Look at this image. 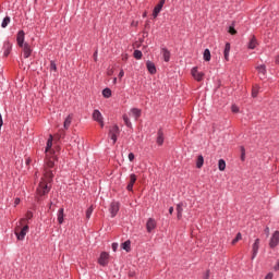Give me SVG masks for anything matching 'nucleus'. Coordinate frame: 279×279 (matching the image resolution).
I'll list each match as a JSON object with an SVG mask.
<instances>
[{"label":"nucleus","mask_w":279,"mask_h":279,"mask_svg":"<svg viewBox=\"0 0 279 279\" xmlns=\"http://www.w3.org/2000/svg\"><path fill=\"white\" fill-rule=\"evenodd\" d=\"M269 248L274 250L279 246V230L274 231L269 239Z\"/></svg>","instance_id":"4"},{"label":"nucleus","mask_w":279,"mask_h":279,"mask_svg":"<svg viewBox=\"0 0 279 279\" xmlns=\"http://www.w3.org/2000/svg\"><path fill=\"white\" fill-rule=\"evenodd\" d=\"M122 250H124L126 253L131 251V241L126 240L121 244Z\"/></svg>","instance_id":"26"},{"label":"nucleus","mask_w":279,"mask_h":279,"mask_svg":"<svg viewBox=\"0 0 279 279\" xmlns=\"http://www.w3.org/2000/svg\"><path fill=\"white\" fill-rule=\"evenodd\" d=\"M117 81H118V78H117V77H114V78H113V84H117Z\"/></svg>","instance_id":"54"},{"label":"nucleus","mask_w":279,"mask_h":279,"mask_svg":"<svg viewBox=\"0 0 279 279\" xmlns=\"http://www.w3.org/2000/svg\"><path fill=\"white\" fill-rule=\"evenodd\" d=\"M10 23H11V17L10 16L4 17V20H2V25H1L2 28L5 29Z\"/></svg>","instance_id":"32"},{"label":"nucleus","mask_w":279,"mask_h":279,"mask_svg":"<svg viewBox=\"0 0 279 279\" xmlns=\"http://www.w3.org/2000/svg\"><path fill=\"white\" fill-rule=\"evenodd\" d=\"M123 122H124L125 126H128V128L132 126V123L126 114H123Z\"/></svg>","instance_id":"36"},{"label":"nucleus","mask_w":279,"mask_h":279,"mask_svg":"<svg viewBox=\"0 0 279 279\" xmlns=\"http://www.w3.org/2000/svg\"><path fill=\"white\" fill-rule=\"evenodd\" d=\"M22 51L24 52V59H28L32 56V48L27 43L22 46Z\"/></svg>","instance_id":"15"},{"label":"nucleus","mask_w":279,"mask_h":279,"mask_svg":"<svg viewBox=\"0 0 279 279\" xmlns=\"http://www.w3.org/2000/svg\"><path fill=\"white\" fill-rule=\"evenodd\" d=\"M276 64H279V56L275 60Z\"/></svg>","instance_id":"53"},{"label":"nucleus","mask_w":279,"mask_h":279,"mask_svg":"<svg viewBox=\"0 0 279 279\" xmlns=\"http://www.w3.org/2000/svg\"><path fill=\"white\" fill-rule=\"evenodd\" d=\"M119 80L124 77V71L120 70L119 74H118Z\"/></svg>","instance_id":"46"},{"label":"nucleus","mask_w":279,"mask_h":279,"mask_svg":"<svg viewBox=\"0 0 279 279\" xmlns=\"http://www.w3.org/2000/svg\"><path fill=\"white\" fill-rule=\"evenodd\" d=\"M275 271H279V260H277V264L274 266Z\"/></svg>","instance_id":"48"},{"label":"nucleus","mask_w":279,"mask_h":279,"mask_svg":"<svg viewBox=\"0 0 279 279\" xmlns=\"http://www.w3.org/2000/svg\"><path fill=\"white\" fill-rule=\"evenodd\" d=\"M157 227V222L154 218H148L147 222H146V230L148 233L153 232V230H155Z\"/></svg>","instance_id":"12"},{"label":"nucleus","mask_w":279,"mask_h":279,"mask_svg":"<svg viewBox=\"0 0 279 279\" xmlns=\"http://www.w3.org/2000/svg\"><path fill=\"white\" fill-rule=\"evenodd\" d=\"M57 221L59 225H62L64 222V208L58 209Z\"/></svg>","instance_id":"20"},{"label":"nucleus","mask_w":279,"mask_h":279,"mask_svg":"<svg viewBox=\"0 0 279 279\" xmlns=\"http://www.w3.org/2000/svg\"><path fill=\"white\" fill-rule=\"evenodd\" d=\"M64 130L63 129H60L59 131H58V133L56 134V137L58 138V140H61V138H64Z\"/></svg>","instance_id":"37"},{"label":"nucleus","mask_w":279,"mask_h":279,"mask_svg":"<svg viewBox=\"0 0 279 279\" xmlns=\"http://www.w3.org/2000/svg\"><path fill=\"white\" fill-rule=\"evenodd\" d=\"M120 135V129L118 125H112L109 129L108 137L112 141V145L118 142V136Z\"/></svg>","instance_id":"3"},{"label":"nucleus","mask_w":279,"mask_h":279,"mask_svg":"<svg viewBox=\"0 0 279 279\" xmlns=\"http://www.w3.org/2000/svg\"><path fill=\"white\" fill-rule=\"evenodd\" d=\"M129 183H128V185H126V190L129 191V192H132L133 191V187H134V184L136 183V181H137V177H136V174H134V173H131L130 174V177H129Z\"/></svg>","instance_id":"11"},{"label":"nucleus","mask_w":279,"mask_h":279,"mask_svg":"<svg viewBox=\"0 0 279 279\" xmlns=\"http://www.w3.org/2000/svg\"><path fill=\"white\" fill-rule=\"evenodd\" d=\"M28 231H29V226L25 225V218L20 219V222H17V226H15V236H17V240L24 241Z\"/></svg>","instance_id":"2"},{"label":"nucleus","mask_w":279,"mask_h":279,"mask_svg":"<svg viewBox=\"0 0 279 279\" xmlns=\"http://www.w3.org/2000/svg\"><path fill=\"white\" fill-rule=\"evenodd\" d=\"M34 217V214L32 211L26 213V218H24V225H27L28 220H32Z\"/></svg>","instance_id":"35"},{"label":"nucleus","mask_w":279,"mask_h":279,"mask_svg":"<svg viewBox=\"0 0 279 279\" xmlns=\"http://www.w3.org/2000/svg\"><path fill=\"white\" fill-rule=\"evenodd\" d=\"M173 213H174V207L173 206L169 207V215H173Z\"/></svg>","instance_id":"49"},{"label":"nucleus","mask_w":279,"mask_h":279,"mask_svg":"<svg viewBox=\"0 0 279 279\" xmlns=\"http://www.w3.org/2000/svg\"><path fill=\"white\" fill-rule=\"evenodd\" d=\"M191 75L196 82H202L204 80L205 74L203 72H198L197 68H193L191 70Z\"/></svg>","instance_id":"8"},{"label":"nucleus","mask_w":279,"mask_h":279,"mask_svg":"<svg viewBox=\"0 0 279 279\" xmlns=\"http://www.w3.org/2000/svg\"><path fill=\"white\" fill-rule=\"evenodd\" d=\"M31 162H32L31 158L26 159V165H29Z\"/></svg>","instance_id":"52"},{"label":"nucleus","mask_w":279,"mask_h":279,"mask_svg":"<svg viewBox=\"0 0 279 279\" xmlns=\"http://www.w3.org/2000/svg\"><path fill=\"white\" fill-rule=\"evenodd\" d=\"M161 54H162L163 61L166 63L170 62L171 53H170V51L167 48H162L161 49Z\"/></svg>","instance_id":"22"},{"label":"nucleus","mask_w":279,"mask_h":279,"mask_svg":"<svg viewBox=\"0 0 279 279\" xmlns=\"http://www.w3.org/2000/svg\"><path fill=\"white\" fill-rule=\"evenodd\" d=\"M20 203H21V199L17 197V198H15V206H19L20 205Z\"/></svg>","instance_id":"50"},{"label":"nucleus","mask_w":279,"mask_h":279,"mask_svg":"<svg viewBox=\"0 0 279 279\" xmlns=\"http://www.w3.org/2000/svg\"><path fill=\"white\" fill-rule=\"evenodd\" d=\"M128 159H129L130 162H133L134 159H135V155H134L133 153H130V154L128 155Z\"/></svg>","instance_id":"42"},{"label":"nucleus","mask_w":279,"mask_h":279,"mask_svg":"<svg viewBox=\"0 0 279 279\" xmlns=\"http://www.w3.org/2000/svg\"><path fill=\"white\" fill-rule=\"evenodd\" d=\"M93 213H94V206H89V207L86 209V213H85V217H86L87 220L90 219Z\"/></svg>","instance_id":"31"},{"label":"nucleus","mask_w":279,"mask_h":279,"mask_svg":"<svg viewBox=\"0 0 279 279\" xmlns=\"http://www.w3.org/2000/svg\"><path fill=\"white\" fill-rule=\"evenodd\" d=\"M259 248H260V239L257 238L252 244V257H251L252 260H254L257 257Z\"/></svg>","instance_id":"6"},{"label":"nucleus","mask_w":279,"mask_h":279,"mask_svg":"<svg viewBox=\"0 0 279 279\" xmlns=\"http://www.w3.org/2000/svg\"><path fill=\"white\" fill-rule=\"evenodd\" d=\"M53 145V136L49 135L48 143H46V165L44 166V178H41V182H39V186H37V199L44 197L50 192V183L53 179L52 170L56 166L57 155L52 149Z\"/></svg>","instance_id":"1"},{"label":"nucleus","mask_w":279,"mask_h":279,"mask_svg":"<svg viewBox=\"0 0 279 279\" xmlns=\"http://www.w3.org/2000/svg\"><path fill=\"white\" fill-rule=\"evenodd\" d=\"M242 240V233L241 232H238L236 233V236L232 240L231 244L232 245H235L236 242L241 241Z\"/></svg>","instance_id":"34"},{"label":"nucleus","mask_w":279,"mask_h":279,"mask_svg":"<svg viewBox=\"0 0 279 279\" xmlns=\"http://www.w3.org/2000/svg\"><path fill=\"white\" fill-rule=\"evenodd\" d=\"M230 51H231V45L227 43L223 50V57L227 62H229Z\"/></svg>","instance_id":"23"},{"label":"nucleus","mask_w":279,"mask_h":279,"mask_svg":"<svg viewBox=\"0 0 279 279\" xmlns=\"http://www.w3.org/2000/svg\"><path fill=\"white\" fill-rule=\"evenodd\" d=\"M204 166V156L203 155H199L197 157V160H196V168L197 169H202Z\"/></svg>","instance_id":"27"},{"label":"nucleus","mask_w":279,"mask_h":279,"mask_svg":"<svg viewBox=\"0 0 279 279\" xmlns=\"http://www.w3.org/2000/svg\"><path fill=\"white\" fill-rule=\"evenodd\" d=\"M241 160L244 161L245 160V148L241 147Z\"/></svg>","instance_id":"41"},{"label":"nucleus","mask_w":279,"mask_h":279,"mask_svg":"<svg viewBox=\"0 0 279 279\" xmlns=\"http://www.w3.org/2000/svg\"><path fill=\"white\" fill-rule=\"evenodd\" d=\"M112 95V92L110 88H105L102 89V97L106 98V99H109Z\"/></svg>","instance_id":"30"},{"label":"nucleus","mask_w":279,"mask_h":279,"mask_svg":"<svg viewBox=\"0 0 279 279\" xmlns=\"http://www.w3.org/2000/svg\"><path fill=\"white\" fill-rule=\"evenodd\" d=\"M165 143V134L162 130H158L157 132V138H156V144L158 146H162Z\"/></svg>","instance_id":"17"},{"label":"nucleus","mask_w":279,"mask_h":279,"mask_svg":"<svg viewBox=\"0 0 279 279\" xmlns=\"http://www.w3.org/2000/svg\"><path fill=\"white\" fill-rule=\"evenodd\" d=\"M72 121H73V114H69L64 121H63V130L64 131H68L72 124Z\"/></svg>","instance_id":"18"},{"label":"nucleus","mask_w":279,"mask_h":279,"mask_svg":"<svg viewBox=\"0 0 279 279\" xmlns=\"http://www.w3.org/2000/svg\"><path fill=\"white\" fill-rule=\"evenodd\" d=\"M146 69L150 75H155L157 73L156 64L151 61L146 62Z\"/></svg>","instance_id":"13"},{"label":"nucleus","mask_w":279,"mask_h":279,"mask_svg":"<svg viewBox=\"0 0 279 279\" xmlns=\"http://www.w3.org/2000/svg\"><path fill=\"white\" fill-rule=\"evenodd\" d=\"M118 247H119L118 243H112L111 244V248H112L113 252H117Z\"/></svg>","instance_id":"43"},{"label":"nucleus","mask_w":279,"mask_h":279,"mask_svg":"<svg viewBox=\"0 0 279 279\" xmlns=\"http://www.w3.org/2000/svg\"><path fill=\"white\" fill-rule=\"evenodd\" d=\"M165 3H166V0H160V1L158 2V5H156V7L154 8V11H153V17H154V19H157V17H158V15L160 14V12H161L162 9H163Z\"/></svg>","instance_id":"9"},{"label":"nucleus","mask_w":279,"mask_h":279,"mask_svg":"<svg viewBox=\"0 0 279 279\" xmlns=\"http://www.w3.org/2000/svg\"><path fill=\"white\" fill-rule=\"evenodd\" d=\"M92 119L95 122H97L101 129H104V126H105L104 117H102V113L98 109H95L93 111Z\"/></svg>","instance_id":"5"},{"label":"nucleus","mask_w":279,"mask_h":279,"mask_svg":"<svg viewBox=\"0 0 279 279\" xmlns=\"http://www.w3.org/2000/svg\"><path fill=\"white\" fill-rule=\"evenodd\" d=\"M119 210H120L119 203L118 202H112L110 204V208H109L111 217L114 218L117 216V214L119 213Z\"/></svg>","instance_id":"10"},{"label":"nucleus","mask_w":279,"mask_h":279,"mask_svg":"<svg viewBox=\"0 0 279 279\" xmlns=\"http://www.w3.org/2000/svg\"><path fill=\"white\" fill-rule=\"evenodd\" d=\"M265 279H274V272H268V274L265 276Z\"/></svg>","instance_id":"45"},{"label":"nucleus","mask_w":279,"mask_h":279,"mask_svg":"<svg viewBox=\"0 0 279 279\" xmlns=\"http://www.w3.org/2000/svg\"><path fill=\"white\" fill-rule=\"evenodd\" d=\"M109 258H110V255L109 253L107 252H101L99 257H98V264L102 267H106L108 266L109 264Z\"/></svg>","instance_id":"7"},{"label":"nucleus","mask_w":279,"mask_h":279,"mask_svg":"<svg viewBox=\"0 0 279 279\" xmlns=\"http://www.w3.org/2000/svg\"><path fill=\"white\" fill-rule=\"evenodd\" d=\"M209 278H210V270H207L203 276V279H209Z\"/></svg>","instance_id":"44"},{"label":"nucleus","mask_w":279,"mask_h":279,"mask_svg":"<svg viewBox=\"0 0 279 279\" xmlns=\"http://www.w3.org/2000/svg\"><path fill=\"white\" fill-rule=\"evenodd\" d=\"M142 116V110L138 108H132L130 110V117L134 118L135 121H137Z\"/></svg>","instance_id":"14"},{"label":"nucleus","mask_w":279,"mask_h":279,"mask_svg":"<svg viewBox=\"0 0 279 279\" xmlns=\"http://www.w3.org/2000/svg\"><path fill=\"white\" fill-rule=\"evenodd\" d=\"M9 54H10V50H5L4 51V57H9Z\"/></svg>","instance_id":"51"},{"label":"nucleus","mask_w":279,"mask_h":279,"mask_svg":"<svg viewBox=\"0 0 279 279\" xmlns=\"http://www.w3.org/2000/svg\"><path fill=\"white\" fill-rule=\"evenodd\" d=\"M177 210V219L181 220L183 217V203H179L175 207Z\"/></svg>","instance_id":"21"},{"label":"nucleus","mask_w":279,"mask_h":279,"mask_svg":"<svg viewBox=\"0 0 279 279\" xmlns=\"http://www.w3.org/2000/svg\"><path fill=\"white\" fill-rule=\"evenodd\" d=\"M264 232L267 234V236L270 234V228L269 227H266Z\"/></svg>","instance_id":"47"},{"label":"nucleus","mask_w":279,"mask_h":279,"mask_svg":"<svg viewBox=\"0 0 279 279\" xmlns=\"http://www.w3.org/2000/svg\"><path fill=\"white\" fill-rule=\"evenodd\" d=\"M231 111H232L233 113H239V112H240V108H239L236 105H232Z\"/></svg>","instance_id":"40"},{"label":"nucleus","mask_w":279,"mask_h":279,"mask_svg":"<svg viewBox=\"0 0 279 279\" xmlns=\"http://www.w3.org/2000/svg\"><path fill=\"white\" fill-rule=\"evenodd\" d=\"M133 57H134V59H136V60H141V59L143 58V53H142L141 50H134Z\"/></svg>","instance_id":"33"},{"label":"nucleus","mask_w":279,"mask_h":279,"mask_svg":"<svg viewBox=\"0 0 279 279\" xmlns=\"http://www.w3.org/2000/svg\"><path fill=\"white\" fill-rule=\"evenodd\" d=\"M259 90H260V86H258V85L253 86V88H252V97L253 98H257V96L259 94Z\"/></svg>","instance_id":"29"},{"label":"nucleus","mask_w":279,"mask_h":279,"mask_svg":"<svg viewBox=\"0 0 279 279\" xmlns=\"http://www.w3.org/2000/svg\"><path fill=\"white\" fill-rule=\"evenodd\" d=\"M49 70L52 72H57V64L54 61H50Z\"/></svg>","instance_id":"38"},{"label":"nucleus","mask_w":279,"mask_h":279,"mask_svg":"<svg viewBox=\"0 0 279 279\" xmlns=\"http://www.w3.org/2000/svg\"><path fill=\"white\" fill-rule=\"evenodd\" d=\"M227 168V163H226V160L223 159H219L218 161V169L219 171L223 172Z\"/></svg>","instance_id":"28"},{"label":"nucleus","mask_w":279,"mask_h":279,"mask_svg":"<svg viewBox=\"0 0 279 279\" xmlns=\"http://www.w3.org/2000/svg\"><path fill=\"white\" fill-rule=\"evenodd\" d=\"M236 29L234 28V27H232V26H230L229 27V34L231 35V36H235L236 35Z\"/></svg>","instance_id":"39"},{"label":"nucleus","mask_w":279,"mask_h":279,"mask_svg":"<svg viewBox=\"0 0 279 279\" xmlns=\"http://www.w3.org/2000/svg\"><path fill=\"white\" fill-rule=\"evenodd\" d=\"M25 41V33L24 31H20V33H17V46H20V48H23V46Z\"/></svg>","instance_id":"19"},{"label":"nucleus","mask_w":279,"mask_h":279,"mask_svg":"<svg viewBox=\"0 0 279 279\" xmlns=\"http://www.w3.org/2000/svg\"><path fill=\"white\" fill-rule=\"evenodd\" d=\"M203 58L205 62H210L211 60V52L209 49H205L203 53Z\"/></svg>","instance_id":"25"},{"label":"nucleus","mask_w":279,"mask_h":279,"mask_svg":"<svg viewBox=\"0 0 279 279\" xmlns=\"http://www.w3.org/2000/svg\"><path fill=\"white\" fill-rule=\"evenodd\" d=\"M257 46H258V43H257L256 37L252 36V38L250 39V43H248V49L254 50L257 48Z\"/></svg>","instance_id":"24"},{"label":"nucleus","mask_w":279,"mask_h":279,"mask_svg":"<svg viewBox=\"0 0 279 279\" xmlns=\"http://www.w3.org/2000/svg\"><path fill=\"white\" fill-rule=\"evenodd\" d=\"M256 70L258 72L259 78L265 80L266 78V73H267L266 65L265 64L258 65L256 68Z\"/></svg>","instance_id":"16"}]
</instances>
